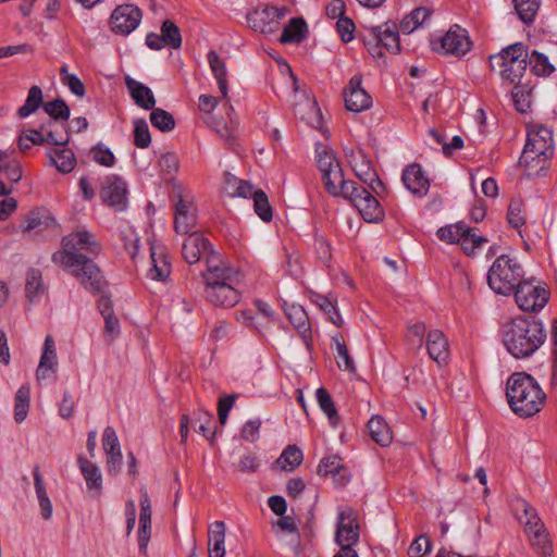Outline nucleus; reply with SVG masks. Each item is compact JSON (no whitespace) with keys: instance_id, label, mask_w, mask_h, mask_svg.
Returning a JSON list of instances; mask_svg holds the SVG:
<instances>
[{"instance_id":"obj_14","label":"nucleus","mask_w":557,"mask_h":557,"mask_svg":"<svg viewBox=\"0 0 557 557\" xmlns=\"http://www.w3.org/2000/svg\"><path fill=\"white\" fill-rule=\"evenodd\" d=\"M201 275L205 280V286H220L222 284L236 286L239 281L238 270L221 263L219 256L207 259V270Z\"/></svg>"},{"instance_id":"obj_38","label":"nucleus","mask_w":557,"mask_h":557,"mask_svg":"<svg viewBox=\"0 0 557 557\" xmlns=\"http://www.w3.org/2000/svg\"><path fill=\"white\" fill-rule=\"evenodd\" d=\"M304 459L302 451L296 445H288L273 463L282 471H294Z\"/></svg>"},{"instance_id":"obj_24","label":"nucleus","mask_w":557,"mask_h":557,"mask_svg":"<svg viewBox=\"0 0 557 557\" xmlns=\"http://www.w3.org/2000/svg\"><path fill=\"white\" fill-rule=\"evenodd\" d=\"M403 183L408 190L418 197H423L428 194L430 182L424 176L421 165L412 163L403 171Z\"/></svg>"},{"instance_id":"obj_63","label":"nucleus","mask_w":557,"mask_h":557,"mask_svg":"<svg viewBox=\"0 0 557 557\" xmlns=\"http://www.w3.org/2000/svg\"><path fill=\"white\" fill-rule=\"evenodd\" d=\"M511 96L516 109L521 113H525L531 104L530 92H524L522 86H520V84H517L513 85Z\"/></svg>"},{"instance_id":"obj_7","label":"nucleus","mask_w":557,"mask_h":557,"mask_svg":"<svg viewBox=\"0 0 557 557\" xmlns=\"http://www.w3.org/2000/svg\"><path fill=\"white\" fill-rule=\"evenodd\" d=\"M71 265H61L74 276L88 293L99 295L106 293L108 283L102 271L91 258L72 261Z\"/></svg>"},{"instance_id":"obj_41","label":"nucleus","mask_w":557,"mask_h":557,"mask_svg":"<svg viewBox=\"0 0 557 557\" xmlns=\"http://www.w3.org/2000/svg\"><path fill=\"white\" fill-rule=\"evenodd\" d=\"M531 546L541 557H552L553 543L546 528L528 534Z\"/></svg>"},{"instance_id":"obj_5","label":"nucleus","mask_w":557,"mask_h":557,"mask_svg":"<svg viewBox=\"0 0 557 557\" xmlns=\"http://www.w3.org/2000/svg\"><path fill=\"white\" fill-rule=\"evenodd\" d=\"M553 154V132L544 125H539L528 132V140L519 159V163L529 171L535 166L543 170Z\"/></svg>"},{"instance_id":"obj_42","label":"nucleus","mask_w":557,"mask_h":557,"mask_svg":"<svg viewBox=\"0 0 557 557\" xmlns=\"http://www.w3.org/2000/svg\"><path fill=\"white\" fill-rule=\"evenodd\" d=\"M315 397L321 410L327 416L331 425L337 426L339 416L330 393L324 387H319L315 392Z\"/></svg>"},{"instance_id":"obj_60","label":"nucleus","mask_w":557,"mask_h":557,"mask_svg":"<svg viewBox=\"0 0 557 557\" xmlns=\"http://www.w3.org/2000/svg\"><path fill=\"white\" fill-rule=\"evenodd\" d=\"M120 238L123 242V247L131 258H135L139 248V238L132 227H125L120 231Z\"/></svg>"},{"instance_id":"obj_39","label":"nucleus","mask_w":557,"mask_h":557,"mask_svg":"<svg viewBox=\"0 0 557 557\" xmlns=\"http://www.w3.org/2000/svg\"><path fill=\"white\" fill-rule=\"evenodd\" d=\"M210 69L218 82L219 89L224 98L227 97V71L224 61L220 55L211 50L208 53Z\"/></svg>"},{"instance_id":"obj_9","label":"nucleus","mask_w":557,"mask_h":557,"mask_svg":"<svg viewBox=\"0 0 557 557\" xmlns=\"http://www.w3.org/2000/svg\"><path fill=\"white\" fill-rule=\"evenodd\" d=\"M346 195L348 199L360 212L361 216L367 222H379L384 218V211L379 200L364 187L355 185H347Z\"/></svg>"},{"instance_id":"obj_54","label":"nucleus","mask_w":557,"mask_h":557,"mask_svg":"<svg viewBox=\"0 0 557 557\" xmlns=\"http://www.w3.org/2000/svg\"><path fill=\"white\" fill-rule=\"evenodd\" d=\"M29 409V388L21 386L15 394L14 419L17 423L23 422Z\"/></svg>"},{"instance_id":"obj_61","label":"nucleus","mask_w":557,"mask_h":557,"mask_svg":"<svg viewBox=\"0 0 557 557\" xmlns=\"http://www.w3.org/2000/svg\"><path fill=\"white\" fill-rule=\"evenodd\" d=\"M90 153L94 161L102 166L111 168L115 163V157L113 152L102 144H98L97 146L92 147Z\"/></svg>"},{"instance_id":"obj_62","label":"nucleus","mask_w":557,"mask_h":557,"mask_svg":"<svg viewBox=\"0 0 557 557\" xmlns=\"http://www.w3.org/2000/svg\"><path fill=\"white\" fill-rule=\"evenodd\" d=\"M237 399L236 394L223 395L219 398L218 401V417L219 421L222 425H224L227 421L228 413L233 408L235 400Z\"/></svg>"},{"instance_id":"obj_16","label":"nucleus","mask_w":557,"mask_h":557,"mask_svg":"<svg viewBox=\"0 0 557 557\" xmlns=\"http://www.w3.org/2000/svg\"><path fill=\"white\" fill-rule=\"evenodd\" d=\"M59 224L51 213L45 208H35L27 212L20 224L23 234H42L44 232L57 233Z\"/></svg>"},{"instance_id":"obj_57","label":"nucleus","mask_w":557,"mask_h":557,"mask_svg":"<svg viewBox=\"0 0 557 557\" xmlns=\"http://www.w3.org/2000/svg\"><path fill=\"white\" fill-rule=\"evenodd\" d=\"M161 35L166 46L178 49L182 45V36L180 28L170 20H165L161 26Z\"/></svg>"},{"instance_id":"obj_10","label":"nucleus","mask_w":557,"mask_h":557,"mask_svg":"<svg viewBox=\"0 0 557 557\" xmlns=\"http://www.w3.org/2000/svg\"><path fill=\"white\" fill-rule=\"evenodd\" d=\"M287 12L285 7L261 5L247 14V23L255 32L272 34L280 28Z\"/></svg>"},{"instance_id":"obj_11","label":"nucleus","mask_w":557,"mask_h":557,"mask_svg":"<svg viewBox=\"0 0 557 557\" xmlns=\"http://www.w3.org/2000/svg\"><path fill=\"white\" fill-rule=\"evenodd\" d=\"M347 157L356 176L368 185L372 193L381 196L385 187L364 151L362 149L351 150Z\"/></svg>"},{"instance_id":"obj_8","label":"nucleus","mask_w":557,"mask_h":557,"mask_svg":"<svg viewBox=\"0 0 557 557\" xmlns=\"http://www.w3.org/2000/svg\"><path fill=\"white\" fill-rule=\"evenodd\" d=\"M549 299V290L545 285L533 281L519 282L515 289L517 306L525 312H536L545 307Z\"/></svg>"},{"instance_id":"obj_2","label":"nucleus","mask_w":557,"mask_h":557,"mask_svg":"<svg viewBox=\"0 0 557 557\" xmlns=\"http://www.w3.org/2000/svg\"><path fill=\"white\" fill-rule=\"evenodd\" d=\"M506 397L510 409L522 418L537 413L546 399L540 384L525 372H516L508 377Z\"/></svg>"},{"instance_id":"obj_20","label":"nucleus","mask_w":557,"mask_h":557,"mask_svg":"<svg viewBox=\"0 0 557 557\" xmlns=\"http://www.w3.org/2000/svg\"><path fill=\"white\" fill-rule=\"evenodd\" d=\"M182 255L189 264L197 263L201 257L211 258L218 256L211 250V244L202 234L191 233L184 242Z\"/></svg>"},{"instance_id":"obj_29","label":"nucleus","mask_w":557,"mask_h":557,"mask_svg":"<svg viewBox=\"0 0 557 557\" xmlns=\"http://www.w3.org/2000/svg\"><path fill=\"white\" fill-rule=\"evenodd\" d=\"M152 267L148 271V277L156 281H165L171 274V264L162 248L151 247Z\"/></svg>"},{"instance_id":"obj_35","label":"nucleus","mask_w":557,"mask_h":557,"mask_svg":"<svg viewBox=\"0 0 557 557\" xmlns=\"http://www.w3.org/2000/svg\"><path fill=\"white\" fill-rule=\"evenodd\" d=\"M289 322L297 330L302 339L307 343L311 337V326L307 312L301 306L293 305L287 310Z\"/></svg>"},{"instance_id":"obj_22","label":"nucleus","mask_w":557,"mask_h":557,"mask_svg":"<svg viewBox=\"0 0 557 557\" xmlns=\"http://www.w3.org/2000/svg\"><path fill=\"white\" fill-rule=\"evenodd\" d=\"M205 297L214 307L231 308L238 304L240 293L236 286L222 284L220 286H205Z\"/></svg>"},{"instance_id":"obj_58","label":"nucleus","mask_w":557,"mask_h":557,"mask_svg":"<svg viewBox=\"0 0 557 557\" xmlns=\"http://www.w3.org/2000/svg\"><path fill=\"white\" fill-rule=\"evenodd\" d=\"M134 144L138 148H147L151 144L148 124L144 119L134 122Z\"/></svg>"},{"instance_id":"obj_33","label":"nucleus","mask_w":557,"mask_h":557,"mask_svg":"<svg viewBox=\"0 0 557 557\" xmlns=\"http://www.w3.org/2000/svg\"><path fill=\"white\" fill-rule=\"evenodd\" d=\"M209 536V557L225 556V524L222 521L213 522L208 532Z\"/></svg>"},{"instance_id":"obj_51","label":"nucleus","mask_w":557,"mask_h":557,"mask_svg":"<svg viewBox=\"0 0 557 557\" xmlns=\"http://www.w3.org/2000/svg\"><path fill=\"white\" fill-rule=\"evenodd\" d=\"M42 108L49 115V120L66 122L71 114L69 106L61 98L45 102Z\"/></svg>"},{"instance_id":"obj_21","label":"nucleus","mask_w":557,"mask_h":557,"mask_svg":"<svg viewBox=\"0 0 557 557\" xmlns=\"http://www.w3.org/2000/svg\"><path fill=\"white\" fill-rule=\"evenodd\" d=\"M103 450L107 454L108 472L116 475L122 468V451L117 435L112 426H107L102 436Z\"/></svg>"},{"instance_id":"obj_19","label":"nucleus","mask_w":557,"mask_h":557,"mask_svg":"<svg viewBox=\"0 0 557 557\" xmlns=\"http://www.w3.org/2000/svg\"><path fill=\"white\" fill-rule=\"evenodd\" d=\"M361 75H354L344 90L345 106L348 111L361 112L372 106L371 96L362 88Z\"/></svg>"},{"instance_id":"obj_17","label":"nucleus","mask_w":557,"mask_h":557,"mask_svg":"<svg viewBox=\"0 0 557 557\" xmlns=\"http://www.w3.org/2000/svg\"><path fill=\"white\" fill-rule=\"evenodd\" d=\"M174 211V230L177 234H187L196 223V208L193 198L184 195L182 191L177 194Z\"/></svg>"},{"instance_id":"obj_43","label":"nucleus","mask_w":557,"mask_h":557,"mask_svg":"<svg viewBox=\"0 0 557 557\" xmlns=\"http://www.w3.org/2000/svg\"><path fill=\"white\" fill-rule=\"evenodd\" d=\"M42 90L39 86L34 85L29 88L25 103L17 110L20 119H26L38 110L42 102Z\"/></svg>"},{"instance_id":"obj_25","label":"nucleus","mask_w":557,"mask_h":557,"mask_svg":"<svg viewBox=\"0 0 557 557\" xmlns=\"http://www.w3.org/2000/svg\"><path fill=\"white\" fill-rule=\"evenodd\" d=\"M426 349L430 358L438 366L446 364L449 359V345L440 330H432L426 337Z\"/></svg>"},{"instance_id":"obj_4","label":"nucleus","mask_w":557,"mask_h":557,"mask_svg":"<svg viewBox=\"0 0 557 557\" xmlns=\"http://www.w3.org/2000/svg\"><path fill=\"white\" fill-rule=\"evenodd\" d=\"M62 248L55 251L51 260L58 265H71L72 261L94 258L100 255L102 245L95 234L79 230L65 235L61 240Z\"/></svg>"},{"instance_id":"obj_12","label":"nucleus","mask_w":557,"mask_h":557,"mask_svg":"<svg viewBox=\"0 0 557 557\" xmlns=\"http://www.w3.org/2000/svg\"><path fill=\"white\" fill-rule=\"evenodd\" d=\"M360 530L357 513L351 508H345L338 512L336 522L335 541L341 549L355 550L354 546L359 542Z\"/></svg>"},{"instance_id":"obj_37","label":"nucleus","mask_w":557,"mask_h":557,"mask_svg":"<svg viewBox=\"0 0 557 557\" xmlns=\"http://www.w3.org/2000/svg\"><path fill=\"white\" fill-rule=\"evenodd\" d=\"M307 24L301 17H294L283 28L280 37L282 44H299L306 38Z\"/></svg>"},{"instance_id":"obj_18","label":"nucleus","mask_w":557,"mask_h":557,"mask_svg":"<svg viewBox=\"0 0 557 557\" xmlns=\"http://www.w3.org/2000/svg\"><path fill=\"white\" fill-rule=\"evenodd\" d=\"M440 44L444 54L455 57H463L472 47L468 32L459 25L451 26L440 39Z\"/></svg>"},{"instance_id":"obj_32","label":"nucleus","mask_w":557,"mask_h":557,"mask_svg":"<svg viewBox=\"0 0 557 557\" xmlns=\"http://www.w3.org/2000/svg\"><path fill=\"white\" fill-rule=\"evenodd\" d=\"M371 438L380 446H388L393 441V432L381 416L372 417L368 422Z\"/></svg>"},{"instance_id":"obj_3","label":"nucleus","mask_w":557,"mask_h":557,"mask_svg":"<svg viewBox=\"0 0 557 557\" xmlns=\"http://www.w3.org/2000/svg\"><path fill=\"white\" fill-rule=\"evenodd\" d=\"M488 63L491 71L499 76L503 84H520L528 67V47L523 42L509 45L490 55Z\"/></svg>"},{"instance_id":"obj_52","label":"nucleus","mask_w":557,"mask_h":557,"mask_svg":"<svg viewBox=\"0 0 557 557\" xmlns=\"http://www.w3.org/2000/svg\"><path fill=\"white\" fill-rule=\"evenodd\" d=\"M317 163L321 173L330 171L335 166H341L334 152L325 145L318 143L315 146Z\"/></svg>"},{"instance_id":"obj_59","label":"nucleus","mask_w":557,"mask_h":557,"mask_svg":"<svg viewBox=\"0 0 557 557\" xmlns=\"http://www.w3.org/2000/svg\"><path fill=\"white\" fill-rule=\"evenodd\" d=\"M466 224L465 223H457L454 225H447L444 227H441L437 231V237L447 243H459L461 235L466 232Z\"/></svg>"},{"instance_id":"obj_64","label":"nucleus","mask_w":557,"mask_h":557,"mask_svg":"<svg viewBox=\"0 0 557 557\" xmlns=\"http://www.w3.org/2000/svg\"><path fill=\"white\" fill-rule=\"evenodd\" d=\"M432 544L426 535L417 537L409 547L410 557H423L431 552Z\"/></svg>"},{"instance_id":"obj_40","label":"nucleus","mask_w":557,"mask_h":557,"mask_svg":"<svg viewBox=\"0 0 557 557\" xmlns=\"http://www.w3.org/2000/svg\"><path fill=\"white\" fill-rule=\"evenodd\" d=\"M26 297L29 301L36 300L42 296L46 292V287L42 281L41 271L35 268H30L26 273L25 282Z\"/></svg>"},{"instance_id":"obj_53","label":"nucleus","mask_w":557,"mask_h":557,"mask_svg":"<svg viewBox=\"0 0 557 557\" xmlns=\"http://www.w3.org/2000/svg\"><path fill=\"white\" fill-rule=\"evenodd\" d=\"M253 209L257 215L263 221V222H270L273 218V210L269 202V198L267 194L261 190L257 189L253 193Z\"/></svg>"},{"instance_id":"obj_48","label":"nucleus","mask_w":557,"mask_h":557,"mask_svg":"<svg viewBox=\"0 0 557 557\" xmlns=\"http://www.w3.org/2000/svg\"><path fill=\"white\" fill-rule=\"evenodd\" d=\"M225 184L226 189L231 195L243 198H253V193L257 190L249 182L238 180L231 173H225Z\"/></svg>"},{"instance_id":"obj_26","label":"nucleus","mask_w":557,"mask_h":557,"mask_svg":"<svg viewBox=\"0 0 557 557\" xmlns=\"http://www.w3.org/2000/svg\"><path fill=\"white\" fill-rule=\"evenodd\" d=\"M322 181L327 193L334 197L343 196L344 198L349 193L346 190L347 185H355L354 181H346L341 166H335L330 171L322 173Z\"/></svg>"},{"instance_id":"obj_28","label":"nucleus","mask_w":557,"mask_h":557,"mask_svg":"<svg viewBox=\"0 0 557 557\" xmlns=\"http://www.w3.org/2000/svg\"><path fill=\"white\" fill-rule=\"evenodd\" d=\"M46 143L52 146L63 147L70 141V134L65 126V122L47 120L41 124Z\"/></svg>"},{"instance_id":"obj_27","label":"nucleus","mask_w":557,"mask_h":557,"mask_svg":"<svg viewBox=\"0 0 557 557\" xmlns=\"http://www.w3.org/2000/svg\"><path fill=\"white\" fill-rule=\"evenodd\" d=\"M125 85L138 107L145 110H151L154 108L156 99L149 87L129 76L125 78Z\"/></svg>"},{"instance_id":"obj_34","label":"nucleus","mask_w":557,"mask_h":557,"mask_svg":"<svg viewBox=\"0 0 557 557\" xmlns=\"http://www.w3.org/2000/svg\"><path fill=\"white\" fill-rule=\"evenodd\" d=\"M516 510L522 511V516H519V519L522 523H524L525 533L530 534L539 530L545 528L541 518L537 515V511L534 507L528 504L525 500H518L516 504Z\"/></svg>"},{"instance_id":"obj_45","label":"nucleus","mask_w":557,"mask_h":557,"mask_svg":"<svg viewBox=\"0 0 557 557\" xmlns=\"http://www.w3.org/2000/svg\"><path fill=\"white\" fill-rule=\"evenodd\" d=\"M528 65L536 76H548L555 71L548 58L536 50L528 52Z\"/></svg>"},{"instance_id":"obj_36","label":"nucleus","mask_w":557,"mask_h":557,"mask_svg":"<svg viewBox=\"0 0 557 557\" xmlns=\"http://www.w3.org/2000/svg\"><path fill=\"white\" fill-rule=\"evenodd\" d=\"M319 474L323 476L332 475L339 476V483L345 484L348 482L347 470L343 466L342 459L338 456H330L323 458L318 467Z\"/></svg>"},{"instance_id":"obj_56","label":"nucleus","mask_w":557,"mask_h":557,"mask_svg":"<svg viewBox=\"0 0 557 557\" xmlns=\"http://www.w3.org/2000/svg\"><path fill=\"white\" fill-rule=\"evenodd\" d=\"M507 220L515 228H519L525 224L524 203L522 199H511L507 211Z\"/></svg>"},{"instance_id":"obj_30","label":"nucleus","mask_w":557,"mask_h":557,"mask_svg":"<svg viewBox=\"0 0 557 557\" xmlns=\"http://www.w3.org/2000/svg\"><path fill=\"white\" fill-rule=\"evenodd\" d=\"M58 366L57 361V352L53 338L48 335L45 338L44 350L41 354V358L36 371V377L38 381L45 380L47 377L49 370H54Z\"/></svg>"},{"instance_id":"obj_6","label":"nucleus","mask_w":557,"mask_h":557,"mask_svg":"<svg viewBox=\"0 0 557 557\" xmlns=\"http://www.w3.org/2000/svg\"><path fill=\"white\" fill-rule=\"evenodd\" d=\"M522 267L508 255L499 256L491 265L487 274L488 286L497 294L508 296L522 282Z\"/></svg>"},{"instance_id":"obj_46","label":"nucleus","mask_w":557,"mask_h":557,"mask_svg":"<svg viewBox=\"0 0 557 557\" xmlns=\"http://www.w3.org/2000/svg\"><path fill=\"white\" fill-rule=\"evenodd\" d=\"M431 12L426 8H417L406 15L399 25V28L405 34H410L430 16Z\"/></svg>"},{"instance_id":"obj_31","label":"nucleus","mask_w":557,"mask_h":557,"mask_svg":"<svg viewBox=\"0 0 557 557\" xmlns=\"http://www.w3.org/2000/svg\"><path fill=\"white\" fill-rule=\"evenodd\" d=\"M47 156L61 173H70L76 165L74 152L65 146L49 149Z\"/></svg>"},{"instance_id":"obj_49","label":"nucleus","mask_w":557,"mask_h":557,"mask_svg":"<svg viewBox=\"0 0 557 557\" xmlns=\"http://www.w3.org/2000/svg\"><path fill=\"white\" fill-rule=\"evenodd\" d=\"M333 342L335 344V349H336L335 358H336V363H337L338 368L342 370H345V371L355 372L356 371L355 362L349 355L348 348H347L342 335L337 334V335L333 336Z\"/></svg>"},{"instance_id":"obj_23","label":"nucleus","mask_w":557,"mask_h":557,"mask_svg":"<svg viewBox=\"0 0 557 557\" xmlns=\"http://www.w3.org/2000/svg\"><path fill=\"white\" fill-rule=\"evenodd\" d=\"M373 40H377L382 48L392 54L400 52L398 26L396 23H385L370 29Z\"/></svg>"},{"instance_id":"obj_1","label":"nucleus","mask_w":557,"mask_h":557,"mask_svg":"<svg viewBox=\"0 0 557 557\" xmlns=\"http://www.w3.org/2000/svg\"><path fill=\"white\" fill-rule=\"evenodd\" d=\"M546 331L541 321L525 318L512 319L505 325L503 343L515 358L532 356L545 342Z\"/></svg>"},{"instance_id":"obj_47","label":"nucleus","mask_w":557,"mask_h":557,"mask_svg":"<svg viewBox=\"0 0 557 557\" xmlns=\"http://www.w3.org/2000/svg\"><path fill=\"white\" fill-rule=\"evenodd\" d=\"M476 231L478 228L475 227L471 228L466 226V232L461 235V238L458 243L467 256H473L476 248L487 243V238L480 236Z\"/></svg>"},{"instance_id":"obj_44","label":"nucleus","mask_w":557,"mask_h":557,"mask_svg":"<svg viewBox=\"0 0 557 557\" xmlns=\"http://www.w3.org/2000/svg\"><path fill=\"white\" fill-rule=\"evenodd\" d=\"M78 465L88 488L101 490L102 476L98 467L82 456L78 457Z\"/></svg>"},{"instance_id":"obj_15","label":"nucleus","mask_w":557,"mask_h":557,"mask_svg":"<svg viewBox=\"0 0 557 557\" xmlns=\"http://www.w3.org/2000/svg\"><path fill=\"white\" fill-rule=\"evenodd\" d=\"M141 16L140 9L134 4L117 5L110 16L111 29L119 35H128L138 27Z\"/></svg>"},{"instance_id":"obj_50","label":"nucleus","mask_w":557,"mask_h":557,"mask_svg":"<svg viewBox=\"0 0 557 557\" xmlns=\"http://www.w3.org/2000/svg\"><path fill=\"white\" fill-rule=\"evenodd\" d=\"M516 13L524 24H531L540 9L541 0H512Z\"/></svg>"},{"instance_id":"obj_55","label":"nucleus","mask_w":557,"mask_h":557,"mask_svg":"<svg viewBox=\"0 0 557 557\" xmlns=\"http://www.w3.org/2000/svg\"><path fill=\"white\" fill-rule=\"evenodd\" d=\"M151 110L150 122L153 127L161 132H170L175 127L174 117L170 112L160 108H153Z\"/></svg>"},{"instance_id":"obj_13","label":"nucleus","mask_w":557,"mask_h":557,"mask_svg":"<svg viewBox=\"0 0 557 557\" xmlns=\"http://www.w3.org/2000/svg\"><path fill=\"white\" fill-rule=\"evenodd\" d=\"M100 198L113 210L122 212L127 208V185L126 182L117 175L106 176L101 189Z\"/></svg>"}]
</instances>
